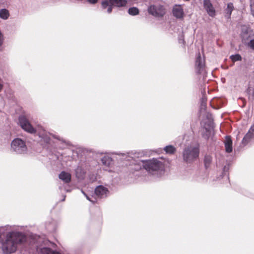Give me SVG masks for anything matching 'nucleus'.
Masks as SVG:
<instances>
[{
	"mask_svg": "<svg viewBox=\"0 0 254 254\" xmlns=\"http://www.w3.org/2000/svg\"><path fill=\"white\" fill-rule=\"evenodd\" d=\"M102 163L105 164V165H109V161L110 159L109 158H107L106 157H104L102 158Z\"/></svg>",
	"mask_w": 254,
	"mask_h": 254,
	"instance_id": "bb28decb",
	"label": "nucleus"
},
{
	"mask_svg": "<svg viewBox=\"0 0 254 254\" xmlns=\"http://www.w3.org/2000/svg\"><path fill=\"white\" fill-rule=\"evenodd\" d=\"M164 150L166 153L172 154H174L176 151V148L172 145H168L164 147Z\"/></svg>",
	"mask_w": 254,
	"mask_h": 254,
	"instance_id": "412c9836",
	"label": "nucleus"
},
{
	"mask_svg": "<svg viewBox=\"0 0 254 254\" xmlns=\"http://www.w3.org/2000/svg\"><path fill=\"white\" fill-rule=\"evenodd\" d=\"M81 192H82V193L86 196V198L89 200V201H92V202H93V201L91 199V198L89 197V196H88L84 192L83 190H81Z\"/></svg>",
	"mask_w": 254,
	"mask_h": 254,
	"instance_id": "cd10ccee",
	"label": "nucleus"
},
{
	"mask_svg": "<svg viewBox=\"0 0 254 254\" xmlns=\"http://www.w3.org/2000/svg\"><path fill=\"white\" fill-rule=\"evenodd\" d=\"M206 101H207L206 98L205 97V96H203V97L201 99V106L202 108L203 107L205 108L206 104Z\"/></svg>",
	"mask_w": 254,
	"mask_h": 254,
	"instance_id": "a878e982",
	"label": "nucleus"
},
{
	"mask_svg": "<svg viewBox=\"0 0 254 254\" xmlns=\"http://www.w3.org/2000/svg\"><path fill=\"white\" fill-rule=\"evenodd\" d=\"M11 150L17 154H23L26 152L27 147L25 143L21 139L15 138L11 143Z\"/></svg>",
	"mask_w": 254,
	"mask_h": 254,
	"instance_id": "39448f33",
	"label": "nucleus"
},
{
	"mask_svg": "<svg viewBox=\"0 0 254 254\" xmlns=\"http://www.w3.org/2000/svg\"><path fill=\"white\" fill-rule=\"evenodd\" d=\"M9 15L8 11L6 9L0 10V17L3 19H7Z\"/></svg>",
	"mask_w": 254,
	"mask_h": 254,
	"instance_id": "6ab92c4d",
	"label": "nucleus"
},
{
	"mask_svg": "<svg viewBox=\"0 0 254 254\" xmlns=\"http://www.w3.org/2000/svg\"><path fill=\"white\" fill-rule=\"evenodd\" d=\"M148 11L149 13L156 17H162L166 12L165 9L161 5H150L148 8Z\"/></svg>",
	"mask_w": 254,
	"mask_h": 254,
	"instance_id": "423d86ee",
	"label": "nucleus"
},
{
	"mask_svg": "<svg viewBox=\"0 0 254 254\" xmlns=\"http://www.w3.org/2000/svg\"><path fill=\"white\" fill-rule=\"evenodd\" d=\"M128 12L130 15H136L138 14L139 10L137 7H132L128 9Z\"/></svg>",
	"mask_w": 254,
	"mask_h": 254,
	"instance_id": "4be33fe9",
	"label": "nucleus"
},
{
	"mask_svg": "<svg viewBox=\"0 0 254 254\" xmlns=\"http://www.w3.org/2000/svg\"><path fill=\"white\" fill-rule=\"evenodd\" d=\"M246 45L251 49L254 50V39H251Z\"/></svg>",
	"mask_w": 254,
	"mask_h": 254,
	"instance_id": "393cba45",
	"label": "nucleus"
},
{
	"mask_svg": "<svg viewBox=\"0 0 254 254\" xmlns=\"http://www.w3.org/2000/svg\"><path fill=\"white\" fill-rule=\"evenodd\" d=\"M254 134V125L251 127L248 132L245 135V136L243 138L242 140V143L244 145H246L248 143V142L250 140V139L253 137Z\"/></svg>",
	"mask_w": 254,
	"mask_h": 254,
	"instance_id": "ddd939ff",
	"label": "nucleus"
},
{
	"mask_svg": "<svg viewBox=\"0 0 254 254\" xmlns=\"http://www.w3.org/2000/svg\"><path fill=\"white\" fill-rule=\"evenodd\" d=\"M39 254H61L60 253L52 251L50 248L44 247L41 249Z\"/></svg>",
	"mask_w": 254,
	"mask_h": 254,
	"instance_id": "f3484780",
	"label": "nucleus"
},
{
	"mask_svg": "<svg viewBox=\"0 0 254 254\" xmlns=\"http://www.w3.org/2000/svg\"><path fill=\"white\" fill-rule=\"evenodd\" d=\"M196 72L197 74L202 73L205 69V60L201 58L199 52L198 53L195 64Z\"/></svg>",
	"mask_w": 254,
	"mask_h": 254,
	"instance_id": "6e6552de",
	"label": "nucleus"
},
{
	"mask_svg": "<svg viewBox=\"0 0 254 254\" xmlns=\"http://www.w3.org/2000/svg\"><path fill=\"white\" fill-rule=\"evenodd\" d=\"M203 7L210 16L213 17L215 16L216 10L210 0H203Z\"/></svg>",
	"mask_w": 254,
	"mask_h": 254,
	"instance_id": "9d476101",
	"label": "nucleus"
},
{
	"mask_svg": "<svg viewBox=\"0 0 254 254\" xmlns=\"http://www.w3.org/2000/svg\"><path fill=\"white\" fill-rule=\"evenodd\" d=\"M76 177L78 179H81L83 178L85 174V172L82 170L80 167H77L75 170Z\"/></svg>",
	"mask_w": 254,
	"mask_h": 254,
	"instance_id": "a211bd4d",
	"label": "nucleus"
},
{
	"mask_svg": "<svg viewBox=\"0 0 254 254\" xmlns=\"http://www.w3.org/2000/svg\"><path fill=\"white\" fill-rule=\"evenodd\" d=\"M53 137H54V138H57V139H58L60 140H61V139L59 137H57V136H56V135H53ZM62 141H63V142H65V141H64V140H63V139H62Z\"/></svg>",
	"mask_w": 254,
	"mask_h": 254,
	"instance_id": "c756f323",
	"label": "nucleus"
},
{
	"mask_svg": "<svg viewBox=\"0 0 254 254\" xmlns=\"http://www.w3.org/2000/svg\"><path fill=\"white\" fill-rule=\"evenodd\" d=\"M59 178L63 180L66 183H68L70 182L71 180V175L64 171H62L59 176Z\"/></svg>",
	"mask_w": 254,
	"mask_h": 254,
	"instance_id": "dca6fc26",
	"label": "nucleus"
},
{
	"mask_svg": "<svg viewBox=\"0 0 254 254\" xmlns=\"http://www.w3.org/2000/svg\"><path fill=\"white\" fill-rule=\"evenodd\" d=\"M199 153V151L198 147L188 146L183 151V159L187 163H191L198 157Z\"/></svg>",
	"mask_w": 254,
	"mask_h": 254,
	"instance_id": "f03ea898",
	"label": "nucleus"
},
{
	"mask_svg": "<svg viewBox=\"0 0 254 254\" xmlns=\"http://www.w3.org/2000/svg\"><path fill=\"white\" fill-rule=\"evenodd\" d=\"M98 0H88V1L92 4H95L97 2Z\"/></svg>",
	"mask_w": 254,
	"mask_h": 254,
	"instance_id": "c85d7f7f",
	"label": "nucleus"
},
{
	"mask_svg": "<svg viewBox=\"0 0 254 254\" xmlns=\"http://www.w3.org/2000/svg\"><path fill=\"white\" fill-rule=\"evenodd\" d=\"M251 13L254 16V10H251Z\"/></svg>",
	"mask_w": 254,
	"mask_h": 254,
	"instance_id": "7c9ffc66",
	"label": "nucleus"
},
{
	"mask_svg": "<svg viewBox=\"0 0 254 254\" xmlns=\"http://www.w3.org/2000/svg\"><path fill=\"white\" fill-rule=\"evenodd\" d=\"M232 62H235L237 61H241L242 60V57L239 54H235L231 55L230 57Z\"/></svg>",
	"mask_w": 254,
	"mask_h": 254,
	"instance_id": "b1692460",
	"label": "nucleus"
},
{
	"mask_svg": "<svg viewBox=\"0 0 254 254\" xmlns=\"http://www.w3.org/2000/svg\"><path fill=\"white\" fill-rule=\"evenodd\" d=\"M253 31L249 28L242 29L241 33L242 41L244 44H246L254 36Z\"/></svg>",
	"mask_w": 254,
	"mask_h": 254,
	"instance_id": "1a4fd4ad",
	"label": "nucleus"
},
{
	"mask_svg": "<svg viewBox=\"0 0 254 254\" xmlns=\"http://www.w3.org/2000/svg\"><path fill=\"white\" fill-rule=\"evenodd\" d=\"M142 162L143 168L150 173L158 171L163 167L162 162L156 159L142 161Z\"/></svg>",
	"mask_w": 254,
	"mask_h": 254,
	"instance_id": "20e7f679",
	"label": "nucleus"
},
{
	"mask_svg": "<svg viewBox=\"0 0 254 254\" xmlns=\"http://www.w3.org/2000/svg\"><path fill=\"white\" fill-rule=\"evenodd\" d=\"M26 240V237L22 233L10 232L7 234L5 240L2 243V250L5 254L13 253L16 251L18 245Z\"/></svg>",
	"mask_w": 254,
	"mask_h": 254,
	"instance_id": "f257e3e1",
	"label": "nucleus"
},
{
	"mask_svg": "<svg viewBox=\"0 0 254 254\" xmlns=\"http://www.w3.org/2000/svg\"><path fill=\"white\" fill-rule=\"evenodd\" d=\"M173 15L178 19L183 18L184 15V10L180 5H176L173 8Z\"/></svg>",
	"mask_w": 254,
	"mask_h": 254,
	"instance_id": "9b49d317",
	"label": "nucleus"
},
{
	"mask_svg": "<svg viewBox=\"0 0 254 254\" xmlns=\"http://www.w3.org/2000/svg\"><path fill=\"white\" fill-rule=\"evenodd\" d=\"M108 190L102 186H98L95 190V193L98 196L102 198L106 196Z\"/></svg>",
	"mask_w": 254,
	"mask_h": 254,
	"instance_id": "f8f14e48",
	"label": "nucleus"
},
{
	"mask_svg": "<svg viewBox=\"0 0 254 254\" xmlns=\"http://www.w3.org/2000/svg\"><path fill=\"white\" fill-rule=\"evenodd\" d=\"M18 120L21 127L24 130L31 133L36 132V129L32 126L25 116L19 117Z\"/></svg>",
	"mask_w": 254,
	"mask_h": 254,
	"instance_id": "0eeeda50",
	"label": "nucleus"
},
{
	"mask_svg": "<svg viewBox=\"0 0 254 254\" xmlns=\"http://www.w3.org/2000/svg\"><path fill=\"white\" fill-rule=\"evenodd\" d=\"M127 3V0H104L101 5L103 9L107 8V12L110 13L112 11V6H125Z\"/></svg>",
	"mask_w": 254,
	"mask_h": 254,
	"instance_id": "7ed1b4c3",
	"label": "nucleus"
},
{
	"mask_svg": "<svg viewBox=\"0 0 254 254\" xmlns=\"http://www.w3.org/2000/svg\"><path fill=\"white\" fill-rule=\"evenodd\" d=\"M39 137L41 138L42 140L44 142L47 143L50 142V138L46 133L43 134H39Z\"/></svg>",
	"mask_w": 254,
	"mask_h": 254,
	"instance_id": "5701e85b",
	"label": "nucleus"
},
{
	"mask_svg": "<svg viewBox=\"0 0 254 254\" xmlns=\"http://www.w3.org/2000/svg\"><path fill=\"white\" fill-rule=\"evenodd\" d=\"M234 9V7L232 2H229L227 4V7L224 10V16L226 18H230L232 12Z\"/></svg>",
	"mask_w": 254,
	"mask_h": 254,
	"instance_id": "4468645a",
	"label": "nucleus"
},
{
	"mask_svg": "<svg viewBox=\"0 0 254 254\" xmlns=\"http://www.w3.org/2000/svg\"><path fill=\"white\" fill-rule=\"evenodd\" d=\"M212 161V157L210 155H205L204 159V165L206 169L208 168Z\"/></svg>",
	"mask_w": 254,
	"mask_h": 254,
	"instance_id": "aec40b11",
	"label": "nucleus"
},
{
	"mask_svg": "<svg viewBox=\"0 0 254 254\" xmlns=\"http://www.w3.org/2000/svg\"><path fill=\"white\" fill-rule=\"evenodd\" d=\"M225 147L226 151L230 153L232 151V141L230 136H226L225 142Z\"/></svg>",
	"mask_w": 254,
	"mask_h": 254,
	"instance_id": "2eb2a0df",
	"label": "nucleus"
}]
</instances>
